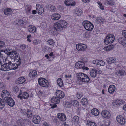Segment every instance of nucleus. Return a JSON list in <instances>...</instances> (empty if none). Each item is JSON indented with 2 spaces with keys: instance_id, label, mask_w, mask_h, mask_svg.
I'll use <instances>...</instances> for the list:
<instances>
[{
  "instance_id": "obj_10",
  "label": "nucleus",
  "mask_w": 126,
  "mask_h": 126,
  "mask_svg": "<svg viewBox=\"0 0 126 126\" xmlns=\"http://www.w3.org/2000/svg\"><path fill=\"white\" fill-rule=\"evenodd\" d=\"M54 29H53L52 30H56V31H61L63 30V28L62 25L60 24V22L59 23H55L54 24Z\"/></svg>"
},
{
  "instance_id": "obj_56",
  "label": "nucleus",
  "mask_w": 126,
  "mask_h": 126,
  "mask_svg": "<svg viewBox=\"0 0 126 126\" xmlns=\"http://www.w3.org/2000/svg\"><path fill=\"white\" fill-rule=\"evenodd\" d=\"M122 33L123 35L126 38V31L123 30L122 31Z\"/></svg>"
},
{
  "instance_id": "obj_27",
  "label": "nucleus",
  "mask_w": 126,
  "mask_h": 126,
  "mask_svg": "<svg viewBox=\"0 0 126 126\" xmlns=\"http://www.w3.org/2000/svg\"><path fill=\"white\" fill-rule=\"evenodd\" d=\"M99 111L96 109H94L91 110L92 114L95 116H96L99 115Z\"/></svg>"
},
{
  "instance_id": "obj_11",
  "label": "nucleus",
  "mask_w": 126,
  "mask_h": 126,
  "mask_svg": "<svg viewBox=\"0 0 126 126\" xmlns=\"http://www.w3.org/2000/svg\"><path fill=\"white\" fill-rule=\"evenodd\" d=\"M17 96L21 99H22L23 98L24 99H27L29 97V94L26 92H24L22 93L20 91V92Z\"/></svg>"
},
{
  "instance_id": "obj_32",
  "label": "nucleus",
  "mask_w": 126,
  "mask_h": 126,
  "mask_svg": "<svg viewBox=\"0 0 126 126\" xmlns=\"http://www.w3.org/2000/svg\"><path fill=\"white\" fill-rule=\"evenodd\" d=\"M115 60L116 59L115 58H109L107 59V62L108 63L111 64L114 63Z\"/></svg>"
},
{
  "instance_id": "obj_18",
  "label": "nucleus",
  "mask_w": 126,
  "mask_h": 126,
  "mask_svg": "<svg viewBox=\"0 0 126 126\" xmlns=\"http://www.w3.org/2000/svg\"><path fill=\"white\" fill-rule=\"evenodd\" d=\"M28 30L29 32L31 33H34L36 32V28L34 26L30 25L28 27Z\"/></svg>"
},
{
  "instance_id": "obj_4",
  "label": "nucleus",
  "mask_w": 126,
  "mask_h": 126,
  "mask_svg": "<svg viewBox=\"0 0 126 126\" xmlns=\"http://www.w3.org/2000/svg\"><path fill=\"white\" fill-rule=\"evenodd\" d=\"M39 84L43 87H47L48 86L49 83L47 80L44 78H41L38 80Z\"/></svg>"
},
{
  "instance_id": "obj_59",
  "label": "nucleus",
  "mask_w": 126,
  "mask_h": 126,
  "mask_svg": "<svg viewBox=\"0 0 126 126\" xmlns=\"http://www.w3.org/2000/svg\"><path fill=\"white\" fill-rule=\"evenodd\" d=\"M20 47L21 48H22V49H24L26 48V46L25 45L23 44L20 45Z\"/></svg>"
},
{
  "instance_id": "obj_16",
  "label": "nucleus",
  "mask_w": 126,
  "mask_h": 126,
  "mask_svg": "<svg viewBox=\"0 0 126 126\" xmlns=\"http://www.w3.org/2000/svg\"><path fill=\"white\" fill-rule=\"evenodd\" d=\"M57 117L60 120L64 121L66 119V117L65 115L63 113H59L57 115Z\"/></svg>"
},
{
  "instance_id": "obj_8",
  "label": "nucleus",
  "mask_w": 126,
  "mask_h": 126,
  "mask_svg": "<svg viewBox=\"0 0 126 126\" xmlns=\"http://www.w3.org/2000/svg\"><path fill=\"white\" fill-rule=\"evenodd\" d=\"M3 62L4 63V64H3V66H4V67H5V68L4 67V69L5 70H6L7 71L8 69V68L9 66V65H10L12 63L11 61L8 60L7 58L6 59H3Z\"/></svg>"
},
{
  "instance_id": "obj_52",
  "label": "nucleus",
  "mask_w": 126,
  "mask_h": 126,
  "mask_svg": "<svg viewBox=\"0 0 126 126\" xmlns=\"http://www.w3.org/2000/svg\"><path fill=\"white\" fill-rule=\"evenodd\" d=\"M3 92L4 93V94H5V96H7V95H10L9 93V92L7 91L6 90H3Z\"/></svg>"
},
{
  "instance_id": "obj_15",
  "label": "nucleus",
  "mask_w": 126,
  "mask_h": 126,
  "mask_svg": "<svg viewBox=\"0 0 126 126\" xmlns=\"http://www.w3.org/2000/svg\"><path fill=\"white\" fill-rule=\"evenodd\" d=\"M84 66V63L82 61H80L76 63L75 66L77 68L80 69L83 68V66Z\"/></svg>"
},
{
  "instance_id": "obj_5",
  "label": "nucleus",
  "mask_w": 126,
  "mask_h": 126,
  "mask_svg": "<svg viewBox=\"0 0 126 126\" xmlns=\"http://www.w3.org/2000/svg\"><path fill=\"white\" fill-rule=\"evenodd\" d=\"M4 101L7 104L11 107H13L15 104L14 100L11 97L5 96L4 97Z\"/></svg>"
},
{
  "instance_id": "obj_2",
  "label": "nucleus",
  "mask_w": 126,
  "mask_h": 126,
  "mask_svg": "<svg viewBox=\"0 0 126 126\" xmlns=\"http://www.w3.org/2000/svg\"><path fill=\"white\" fill-rule=\"evenodd\" d=\"M82 25L85 29L88 31H91L94 28V26L93 24L88 21H83Z\"/></svg>"
},
{
  "instance_id": "obj_45",
  "label": "nucleus",
  "mask_w": 126,
  "mask_h": 126,
  "mask_svg": "<svg viewBox=\"0 0 126 126\" xmlns=\"http://www.w3.org/2000/svg\"><path fill=\"white\" fill-rule=\"evenodd\" d=\"M5 51H0V61H1V59H3V56L4 55V54H5Z\"/></svg>"
},
{
  "instance_id": "obj_19",
  "label": "nucleus",
  "mask_w": 126,
  "mask_h": 126,
  "mask_svg": "<svg viewBox=\"0 0 126 126\" xmlns=\"http://www.w3.org/2000/svg\"><path fill=\"white\" fill-rule=\"evenodd\" d=\"M51 18L54 20H57L59 19L61 17V16L60 14L58 13H55L52 14L51 16Z\"/></svg>"
},
{
  "instance_id": "obj_22",
  "label": "nucleus",
  "mask_w": 126,
  "mask_h": 126,
  "mask_svg": "<svg viewBox=\"0 0 126 126\" xmlns=\"http://www.w3.org/2000/svg\"><path fill=\"white\" fill-rule=\"evenodd\" d=\"M74 1L72 0H66L64 1V3L67 6L71 5L74 6L75 5V3H73Z\"/></svg>"
},
{
  "instance_id": "obj_31",
  "label": "nucleus",
  "mask_w": 126,
  "mask_h": 126,
  "mask_svg": "<svg viewBox=\"0 0 126 126\" xmlns=\"http://www.w3.org/2000/svg\"><path fill=\"white\" fill-rule=\"evenodd\" d=\"M37 72L35 70H31L29 73V76L30 77H34L37 75Z\"/></svg>"
},
{
  "instance_id": "obj_62",
  "label": "nucleus",
  "mask_w": 126,
  "mask_h": 126,
  "mask_svg": "<svg viewBox=\"0 0 126 126\" xmlns=\"http://www.w3.org/2000/svg\"><path fill=\"white\" fill-rule=\"evenodd\" d=\"M4 45V43L2 41H0V47H3Z\"/></svg>"
},
{
  "instance_id": "obj_44",
  "label": "nucleus",
  "mask_w": 126,
  "mask_h": 126,
  "mask_svg": "<svg viewBox=\"0 0 126 126\" xmlns=\"http://www.w3.org/2000/svg\"><path fill=\"white\" fill-rule=\"evenodd\" d=\"M81 102L83 105H86L88 102L87 99L86 98H84L81 100Z\"/></svg>"
},
{
  "instance_id": "obj_7",
  "label": "nucleus",
  "mask_w": 126,
  "mask_h": 126,
  "mask_svg": "<svg viewBox=\"0 0 126 126\" xmlns=\"http://www.w3.org/2000/svg\"><path fill=\"white\" fill-rule=\"evenodd\" d=\"M16 61L17 62L16 63L13 64L11 63V64L9 65V66L8 68V69L7 71L11 69L15 70L17 68L18 66L20 65V61Z\"/></svg>"
},
{
  "instance_id": "obj_51",
  "label": "nucleus",
  "mask_w": 126,
  "mask_h": 126,
  "mask_svg": "<svg viewBox=\"0 0 126 126\" xmlns=\"http://www.w3.org/2000/svg\"><path fill=\"white\" fill-rule=\"evenodd\" d=\"M49 7L52 12H54L56 10V8L55 7L52 5H50Z\"/></svg>"
},
{
  "instance_id": "obj_34",
  "label": "nucleus",
  "mask_w": 126,
  "mask_h": 126,
  "mask_svg": "<svg viewBox=\"0 0 126 126\" xmlns=\"http://www.w3.org/2000/svg\"><path fill=\"white\" fill-rule=\"evenodd\" d=\"M114 47V46L112 45H111L104 48V49L106 51H109L111 50Z\"/></svg>"
},
{
  "instance_id": "obj_3",
  "label": "nucleus",
  "mask_w": 126,
  "mask_h": 126,
  "mask_svg": "<svg viewBox=\"0 0 126 126\" xmlns=\"http://www.w3.org/2000/svg\"><path fill=\"white\" fill-rule=\"evenodd\" d=\"M115 39L114 36L112 34H109L106 37L104 43L106 44L112 43Z\"/></svg>"
},
{
  "instance_id": "obj_40",
  "label": "nucleus",
  "mask_w": 126,
  "mask_h": 126,
  "mask_svg": "<svg viewBox=\"0 0 126 126\" xmlns=\"http://www.w3.org/2000/svg\"><path fill=\"white\" fill-rule=\"evenodd\" d=\"M82 10L80 9H77L75 12V14L77 16H80L82 13Z\"/></svg>"
},
{
  "instance_id": "obj_30",
  "label": "nucleus",
  "mask_w": 126,
  "mask_h": 126,
  "mask_svg": "<svg viewBox=\"0 0 126 126\" xmlns=\"http://www.w3.org/2000/svg\"><path fill=\"white\" fill-rule=\"evenodd\" d=\"M89 80L90 79L89 78L88 76L85 74L81 81L84 82H88L89 81Z\"/></svg>"
},
{
  "instance_id": "obj_25",
  "label": "nucleus",
  "mask_w": 126,
  "mask_h": 126,
  "mask_svg": "<svg viewBox=\"0 0 126 126\" xmlns=\"http://www.w3.org/2000/svg\"><path fill=\"white\" fill-rule=\"evenodd\" d=\"M51 101L52 103L54 104L58 103L60 102L59 98L57 96L53 97Z\"/></svg>"
},
{
  "instance_id": "obj_33",
  "label": "nucleus",
  "mask_w": 126,
  "mask_h": 126,
  "mask_svg": "<svg viewBox=\"0 0 126 126\" xmlns=\"http://www.w3.org/2000/svg\"><path fill=\"white\" fill-rule=\"evenodd\" d=\"M59 22H60L63 28H65L67 26V22L64 20H60Z\"/></svg>"
},
{
  "instance_id": "obj_24",
  "label": "nucleus",
  "mask_w": 126,
  "mask_h": 126,
  "mask_svg": "<svg viewBox=\"0 0 126 126\" xmlns=\"http://www.w3.org/2000/svg\"><path fill=\"white\" fill-rule=\"evenodd\" d=\"M115 90V87L113 85L110 86L108 89V92L110 94H112L114 93Z\"/></svg>"
},
{
  "instance_id": "obj_43",
  "label": "nucleus",
  "mask_w": 126,
  "mask_h": 126,
  "mask_svg": "<svg viewBox=\"0 0 126 126\" xmlns=\"http://www.w3.org/2000/svg\"><path fill=\"white\" fill-rule=\"evenodd\" d=\"M87 124L88 126H96L95 123L91 122L89 120L87 121Z\"/></svg>"
},
{
  "instance_id": "obj_29",
  "label": "nucleus",
  "mask_w": 126,
  "mask_h": 126,
  "mask_svg": "<svg viewBox=\"0 0 126 126\" xmlns=\"http://www.w3.org/2000/svg\"><path fill=\"white\" fill-rule=\"evenodd\" d=\"M97 73V71L95 69H93L90 71V74L92 77L94 78L96 77Z\"/></svg>"
},
{
  "instance_id": "obj_17",
  "label": "nucleus",
  "mask_w": 126,
  "mask_h": 126,
  "mask_svg": "<svg viewBox=\"0 0 126 126\" xmlns=\"http://www.w3.org/2000/svg\"><path fill=\"white\" fill-rule=\"evenodd\" d=\"M41 120V118L39 116L35 115L33 116L32 121L34 123L38 124Z\"/></svg>"
},
{
  "instance_id": "obj_6",
  "label": "nucleus",
  "mask_w": 126,
  "mask_h": 126,
  "mask_svg": "<svg viewBox=\"0 0 126 126\" xmlns=\"http://www.w3.org/2000/svg\"><path fill=\"white\" fill-rule=\"evenodd\" d=\"M76 48L80 51H85L87 47L86 45L84 44H79L76 46Z\"/></svg>"
},
{
  "instance_id": "obj_55",
  "label": "nucleus",
  "mask_w": 126,
  "mask_h": 126,
  "mask_svg": "<svg viewBox=\"0 0 126 126\" xmlns=\"http://www.w3.org/2000/svg\"><path fill=\"white\" fill-rule=\"evenodd\" d=\"M99 61V60H94L93 62V63L94 64L98 65Z\"/></svg>"
},
{
  "instance_id": "obj_42",
  "label": "nucleus",
  "mask_w": 126,
  "mask_h": 126,
  "mask_svg": "<svg viewBox=\"0 0 126 126\" xmlns=\"http://www.w3.org/2000/svg\"><path fill=\"white\" fill-rule=\"evenodd\" d=\"M125 72L124 70H120L117 71L116 74L118 76H122L124 75Z\"/></svg>"
},
{
  "instance_id": "obj_36",
  "label": "nucleus",
  "mask_w": 126,
  "mask_h": 126,
  "mask_svg": "<svg viewBox=\"0 0 126 126\" xmlns=\"http://www.w3.org/2000/svg\"><path fill=\"white\" fill-rule=\"evenodd\" d=\"M57 84L60 87H61L63 86V83L62 79L60 78H59L57 81Z\"/></svg>"
},
{
  "instance_id": "obj_47",
  "label": "nucleus",
  "mask_w": 126,
  "mask_h": 126,
  "mask_svg": "<svg viewBox=\"0 0 126 126\" xmlns=\"http://www.w3.org/2000/svg\"><path fill=\"white\" fill-rule=\"evenodd\" d=\"M37 94L39 97L40 98H42L44 95V93L40 91H38Z\"/></svg>"
},
{
  "instance_id": "obj_9",
  "label": "nucleus",
  "mask_w": 126,
  "mask_h": 126,
  "mask_svg": "<svg viewBox=\"0 0 126 126\" xmlns=\"http://www.w3.org/2000/svg\"><path fill=\"white\" fill-rule=\"evenodd\" d=\"M36 9L37 13L39 15L41 14L44 11V8L42 5L39 4L36 5Z\"/></svg>"
},
{
  "instance_id": "obj_58",
  "label": "nucleus",
  "mask_w": 126,
  "mask_h": 126,
  "mask_svg": "<svg viewBox=\"0 0 126 126\" xmlns=\"http://www.w3.org/2000/svg\"><path fill=\"white\" fill-rule=\"evenodd\" d=\"M50 105L51 106V108L52 109L56 107L57 105L56 104H50Z\"/></svg>"
},
{
  "instance_id": "obj_26",
  "label": "nucleus",
  "mask_w": 126,
  "mask_h": 126,
  "mask_svg": "<svg viewBox=\"0 0 126 126\" xmlns=\"http://www.w3.org/2000/svg\"><path fill=\"white\" fill-rule=\"evenodd\" d=\"M85 74L82 73H78L77 75L78 79L80 81H81Z\"/></svg>"
},
{
  "instance_id": "obj_50",
  "label": "nucleus",
  "mask_w": 126,
  "mask_h": 126,
  "mask_svg": "<svg viewBox=\"0 0 126 126\" xmlns=\"http://www.w3.org/2000/svg\"><path fill=\"white\" fill-rule=\"evenodd\" d=\"M3 66V64H1V61H0V70L4 71H7V70L4 69V67H5Z\"/></svg>"
},
{
  "instance_id": "obj_20",
  "label": "nucleus",
  "mask_w": 126,
  "mask_h": 126,
  "mask_svg": "<svg viewBox=\"0 0 126 126\" xmlns=\"http://www.w3.org/2000/svg\"><path fill=\"white\" fill-rule=\"evenodd\" d=\"M72 120L73 123L76 125L79 123V117L77 116H74L72 118Z\"/></svg>"
},
{
  "instance_id": "obj_12",
  "label": "nucleus",
  "mask_w": 126,
  "mask_h": 126,
  "mask_svg": "<svg viewBox=\"0 0 126 126\" xmlns=\"http://www.w3.org/2000/svg\"><path fill=\"white\" fill-rule=\"evenodd\" d=\"M116 119L117 121L122 125H124L125 123V119L121 115L117 116Z\"/></svg>"
},
{
  "instance_id": "obj_49",
  "label": "nucleus",
  "mask_w": 126,
  "mask_h": 126,
  "mask_svg": "<svg viewBox=\"0 0 126 126\" xmlns=\"http://www.w3.org/2000/svg\"><path fill=\"white\" fill-rule=\"evenodd\" d=\"M98 62V65L101 66H104L105 64V63L102 60H99Z\"/></svg>"
},
{
  "instance_id": "obj_48",
  "label": "nucleus",
  "mask_w": 126,
  "mask_h": 126,
  "mask_svg": "<svg viewBox=\"0 0 126 126\" xmlns=\"http://www.w3.org/2000/svg\"><path fill=\"white\" fill-rule=\"evenodd\" d=\"M54 41L52 39H50L47 42V44L49 45H54Z\"/></svg>"
},
{
  "instance_id": "obj_41",
  "label": "nucleus",
  "mask_w": 126,
  "mask_h": 126,
  "mask_svg": "<svg viewBox=\"0 0 126 126\" xmlns=\"http://www.w3.org/2000/svg\"><path fill=\"white\" fill-rule=\"evenodd\" d=\"M4 100L3 101L2 99L0 98V109H2L4 106L5 102Z\"/></svg>"
},
{
  "instance_id": "obj_39",
  "label": "nucleus",
  "mask_w": 126,
  "mask_h": 126,
  "mask_svg": "<svg viewBox=\"0 0 126 126\" xmlns=\"http://www.w3.org/2000/svg\"><path fill=\"white\" fill-rule=\"evenodd\" d=\"M32 8V6L30 5H27L25 7V10L26 13L30 12Z\"/></svg>"
},
{
  "instance_id": "obj_38",
  "label": "nucleus",
  "mask_w": 126,
  "mask_h": 126,
  "mask_svg": "<svg viewBox=\"0 0 126 126\" xmlns=\"http://www.w3.org/2000/svg\"><path fill=\"white\" fill-rule=\"evenodd\" d=\"M72 101H70L69 102H67L65 104V107L67 108H70L71 107L72 105Z\"/></svg>"
},
{
  "instance_id": "obj_37",
  "label": "nucleus",
  "mask_w": 126,
  "mask_h": 126,
  "mask_svg": "<svg viewBox=\"0 0 126 126\" xmlns=\"http://www.w3.org/2000/svg\"><path fill=\"white\" fill-rule=\"evenodd\" d=\"M12 12V10L11 9L7 8L5 9L4 11V14L7 16L11 14Z\"/></svg>"
},
{
  "instance_id": "obj_1",
  "label": "nucleus",
  "mask_w": 126,
  "mask_h": 126,
  "mask_svg": "<svg viewBox=\"0 0 126 126\" xmlns=\"http://www.w3.org/2000/svg\"><path fill=\"white\" fill-rule=\"evenodd\" d=\"M8 52V51H7ZM12 59H14L17 61H21L20 58L18 57V54L15 50H12L11 51L7 52L5 53Z\"/></svg>"
},
{
  "instance_id": "obj_61",
  "label": "nucleus",
  "mask_w": 126,
  "mask_h": 126,
  "mask_svg": "<svg viewBox=\"0 0 126 126\" xmlns=\"http://www.w3.org/2000/svg\"><path fill=\"white\" fill-rule=\"evenodd\" d=\"M18 23L20 25H22L24 24V21L22 20H20L18 21Z\"/></svg>"
},
{
  "instance_id": "obj_13",
  "label": "nucleus",
  "mask_w": 126,
  "mask_h": 126,
  "mask_svg": "<svg viewBox=\"0 0 126 126\" xmlns=\"http://www.w3.org/2000/svg\"><path fill=\"white\" fill-rule=\"evenodd\" d=\"M101 115L104 118L107 119L110 118L111 116L110 112L106 110H103L102 112Z\"/></svg>"
},
{
  "instance_id": "obj_23",
  "label": "nucleus",
  "mask_w": 126,
  "mask_h": 126,
  "mask_svg": "<svg viewBox=\"0 0 126 126\" xmlns=\"http://www.w3.org/2000/svg\"><path fill=\"white\" fill-rule=\"evenodd\" d=\"M25 81V79L23 77H21L18 78L16 81V82L17 84H21Z\"/></svg>"
},
{
  "instance_id": "obj_54",
  "label": "nucleus",
  "mask_w": 126,
  "mask_h": 126,
  "mask_svg": "<svg viewBox=\"0 0 126 126\" xmlns=\"http://www.w3.org/2000/svg\"><path fill=\"white\" fill-rule=\"evenodd\" d=\"M74 105L75 106H77L79 105V102L77 100H74L73 101Z\"/></svg>"
},
{
  "instance_id": "obj_64",
  "label": "nucleus",
  "mask_w": 126,
  "mask_h": 126,
  "mask_svg": "<svg viewBox=\"0 0 126 126\" xmlns=\"http://www.w3.org/2000/svg\"><path fill=\"white\" fill-rule=\"evenodd\" d=\"M82 0L83 2L87 3L90 1V0Z\"/></svg>"
},
{
  "instance_id": "obj_57",
  "label": "nucleus",
  "mask_w": 126,
  "mask_h": 126,
  "mask_svg": "<svg viewBox=\"0 0 126 126\" xmlns=\"http://www.w3.org/2000/svg\"><path fill=\"white\" fill-rule=\"evenodd\" d=\"M82 96V94L80 93H78L77 94V96L78 99L80 98Z\"/></svg>"
},
{
  "instance_id": "obj_63",
  "label": "nucleus",
  "mask_w": 126,
  "mask_h": 126,
  "mask_svg": "<svg viewBox=\"0 0 126 126\" xmlns=\"http://www.w3.org/2000/svg\"><path fill=\"white\" fill-rule=\"evenodd\" d=\"M89 35L88 32H86L84 34V36L85 37L87 38L89 36Z\"/></svg>"
},
{
  "instance_id": "obj_60",
  "label": "nucleus",
  "mask_w": 126,
  "mask_h": 126,
  "mask_svg": "<svg viewBox=\"0 0 126 126\" xmlns=\"http://www.w3.org/2000/svg\"><path fill=\"white\" fill-rule=\"evenodd\" d=\"M114 2H113L112 0H111L109 1V5H114Z\"/></svg>"
},
{
  "instance_id": "obj_35",
  "label": "nucleus",
  "mask_w": 126,
  "mask_h": 126,
  "mask_svg": "<svg viewBox=\"0 0 126 126\" xmlns=\"http://www.w3.org/2000/svg\"><path fill=\"white\" fill-rule=\"evenodd\" d=\"M123 103V101L122 100L118 99L114 101L113 102V104L114 105L122 104Z\"/></svg>"
},
{
  "instance_id": "obj_14",
  "label": "nucleus",
  "mask_w": 126,
  "mask_h": 126,
  "mask_svg": "<svg viewBox=\"0 0 126 126\" xmlns=\"http://www.w3.org/2000/svg\"><path fill=\"white\" fill-rule=\"evenodd\" d=\"M56 95L59 98H63L65 96L64 93L61 91L58 90L56 92Z\"/></svg>"
},
{
  "instance_id": "obj_28",
  "label": "nucleus",
  "mask_w": 126,
  "mask_h": 126,
  "mask_svg": "<svg viewBox=\"0 0 126 126\" xmlns=\"http://www.w3.org/2000/svg\"><path fill=\"white\" fill-rule=\"evenodd\" d=\"M104 19L101 17H98L97 18L95 21L97 24H100L104 21Z\"/></svg>"
},
{
  "instance_id": "obj_21",
  "label": "nucleus",
  "mask_w": 126,
  "mask_h": 126,
  "mask_svg": "<svg viewBox=\"0 0 126 126\" xmlns=\"http://www.w3.org/2000/svg\"><path fill=\"white\" fill-rule=\"evenodd\" d=\"M119 43L124 46L126 47V39L124 37H120L118 39Z\"/></svg>"
},
{
  "instance_id": "obj_53",
  "label": "nucleus",
  "mask_w": 126,
  "mask_h": 126,
  "mask_svg": "<svg viewBox=\"0 0 126 126\" xmlns=\"http://www.w3.org/2000/svg\"><path fill=\"white\" fill-rule=\"evenodd\" d=\"M19 88L16 86H15L14 87L13 89V91L14 92H17L18 91Z\"/></svg>"
},
{
  "instance_id": "obj_46",
  "label": "nucleus",
  "mask_w": 126,
  "mask_h": 126,
  "mask_svg": "<svg viewBox=\"0 0 126 126\" xmlns=\"http://www.w3.org/2000/svg\"><path fill=\"white\" fill-rule=\"evenodd\" d=\"M27 114L28 117H31L32 116V110H29L27 111Z\"/></svg>"
}]
</instances>
